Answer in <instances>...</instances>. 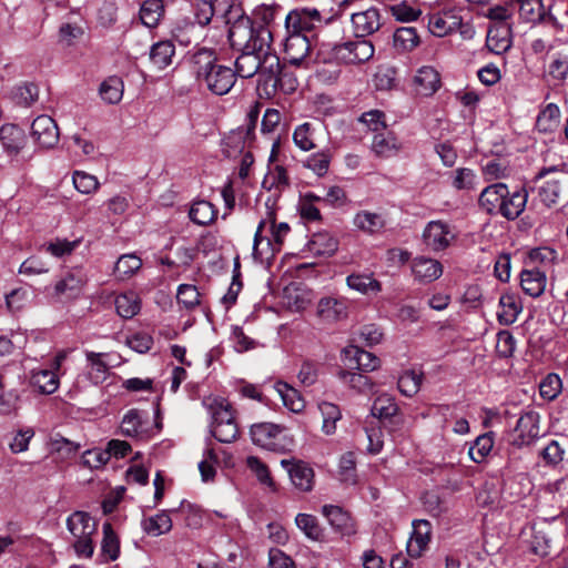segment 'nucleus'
<instances>
[{
	"instance_id": "obj_18",
	"label": "nucleus",
	"mask_w": 568,
	"mask_h": 568,
	"mask_svg": "<svg viewBox=\"0 0 568 568\" xmlns=\"http://www.w3.org/2000/svg\"><path fill=\"white\" fill-rule=\"evenodd\" d=\"M507 194V185L505 183H495L486 186L478 199L479 206L488 214H498L503 199Z\"/></svg>"
},
{
	"instance_id": "obj_46",
	"label": "nucleus",
	"mask_w": 568,
	"mask_h": 568,
	"mask_svg": "<svg viewBox=\"0 0 568 568\" xmlns=\"http://www.w3.org/2000/svg\"><path fill=\"white\" fill-rule=\"evenodd\" d=\"M318 409L323 417L322 430L326 435H333L336 432V423L342 417L338 406L329 402H322L318 404Z\"/></svg>"
},
{
	"instance_id": "obj_28",
	"label": "nucleus",
	"mask_w": 568,
	"mask_h": 568,
	"mask_svg": "<svg viewBox=\"0 0 568 568\" xmlns=\"http://www.w3.org/2000/svg\"><path fill=\"white\" fill-rule=\"evenodd\" d=\"M105 357H109V354L85 352V358L90 367L88 372L89 378L95 385L102 384L108 377L110 366Z\"/></svg>"
},
{
	"instance_id": "obj_23",
	"label": "nucleus",
	"mask_w": 568,
	"mask_h": 568,
	"mask_svg": "<svg viewBox=\"0 0 568 568\" xmlns=\"http://www.w3.org/2000/svg\"><path fill=\"white\" fill-rule=\"evenodd\" d=\"M67 527L74 539L92 537L97 531V524L84 511H74L67 519Z\"/></svg>"
},
{
	"instance_id": "obj_20",
	"label": "nucleus",
	"mask_w": 568,
	"mask_h": 568,
	"mask_svg": "<svg viewBox=\"0 0 568 568\" xmlns=\"http://www.w3.org/2000/svg\"><path fill=\"white\" fill-rule=\"evenodd\" d=\"M317 316L326 323L341 321L347 316L346 303L335 297H323L317 304Z\"/></svg>"
},
{
	"instance_id": "obj_61",
	"label": "nucleus",
	"mask_w": 568,
	"mask_h": 568,
	"mask_svg": "<svg viewBox=\"0 0 568 568\" xmlns=\"http://www.w3.org/2000/svg\"><path fill=\"white\" fill-rule=\"evenodd\" d=\"M561 379L557 374H548L539 385L540 396L545 399L552 400L561 392Z\"/></svg>"
},
{
	"instance_id": "obj_19",
	"label": "nucleus",
	"mask_w": 568,
	"mask_h": 568,
	"mask_svg": "<svg viewBox=\"0 0 568 568\" xmlns=\"http://www.w3.org/2000/svg\"><path fill=\"white\" fill-rule=\"evenodd\" d=\"M203 404L211 415L210 427L236 423L231 405L224 398H207Z\"/></svg>"
},
{
	"instance_id": "obj_37",
	"label": "nucleus",
	"mask_w": 568,
	"mask_h": 568,
	"mask_svg": "<svg viewBox=\"0 0 568 568\" xmlns=\"http://www.w3.org/2000/svg\"><path fill=\"white\" fill-rule=\"evenodd\" d=\"M275 389L281 396L283 404L293 413H301L305 407V402L297 389L287 383L277 382Z\"/></svg>"
},
{
	"instance_id": "obj_48",
	"label": "nucleus",
	"mask_w": 568,
	"mask_h": 568,
	"mask_svg": "<svg viewBox=\"0 0 568 568\" xmlns=\"http://www.w3.org/2000/svg\"><path fill=\"white\" fill-rule=\"evenodd\" d=\"M142 266V261L134 254H124L119 257L114 266V275L119 280L132 276Z\"/></svg>"
},
{
	"instance_id": "obj_4",
	"label": "nucleus",
	"mask_w": 568,
	"mask_h": 568,
	"mask_svg": "<svg viewBox=\"0 0 568 568\" xmlns=\"http://www.w3.org/2000/svg\"><path fill=\"white\" fill-rule=\"evenodd\" d=\"M423 239L425 244L433 251L446 250L456 239L454 227L442 221H430L424 229Z\"/></svg>"
},
{
	"instance_id": "obj_17",
	"label": "nucleus",
	"mask_w": 568,
	"mask_h": 568,
	"mask_svg": "<svg viewBox=\"0 0 568 568\" xmlns=\"http://www.w3.org/2000/svg\"><path fill=\"white\" fill-rule=\"evenodd\" d=\"M528 200V192L525 187L516 190L510 193L507 189V194L503 199V203L498 214L507 220L517 219L525 210Z\"/></svg>"
},
{
	"instance_id": "obj_54",
	"label": "nucleus",
	"mask_w": 568,
	"mask_h": 568,
	"mask_svg": "<svg viewBox=\"0 0 568 568\" xmlns=\"http://www.w3.org/2000/svg\"><path fill=\"white\" fill-rule=\"evenodd\" d=\"M172 529V520L168 513L162 511L144 521V530L152 536H160Z\"/></svg>"
},
{
	"instance_id": "obj_26",
	"label": "nucleus",
	"mask_w": 568,
	"mask_h": 568,
	"mask_svg": "<svg viewBox=\"0 0 568 568\" xmlns=\"http://www.w3.org/2000/svg\"><path fill=\"white\" fill-rule=\"evenodd\" d=\"M283 67L284 65H282L280 62V58L274 52L264 53V55L261 57V69L258 70V85L260 88H262L264 92L267 91V88H270V83H273V81L276 79Z\"/></svg>"
},
{
	"instance_id": "obj_60",
	"label": "nucleus",
	"mask_w": 568,
	"mask_h": 568,
	"mask_svg": "<svg viewBox=\"0 0 568 568\" xmlns=\"http://www.w3.org/2000/svg\"><path fill=\"white\" fill-rule=\"evenodd\" d=\"M348 352L351 353V351ZM352 352L359 371L372 372L379 367L381 361L374 354L361 349L356 346L352 347Z\"/></svg>"
},
{
	"instance_id": "obj_52",
	"label": "nucleus",
	"mask_w": 568,
	"mask_h": 568,
	"mask_svg": "<svg viewBox=\"0 0 568 568\" xmlns=\"http://www.w3.org/2000/svg\"><path fill=\"white\" fill-rule=\"evenodd\" d=\"M262 185L264 189L268 191L276 190L281 192L282 190L290 185V180L286 170L281 165H276L274 169L270 170L268 173L265 175Z\"/></svg>"
},
{
	"instance_id": "obj_6",
	"label": "nucleus",
	"mask_w": 568,
	"mask_h": 568,
	"mask_svg": "<svg viewBox=\"0 0 568 568\" xmlns=\"http://www.w3.org/2000/svg\"><path fill=\"white\" fill-rule=\"evenodd\" d=\"M30 134L33 141L42 149L54 148L60 138L55 121L47 114L39 115L32 121Z\"/></svg>"
},
{
	"instance_id": "obj_15",
	"label": "nucleus",
	"mask_w": 568,
	"mask_h": 568,
	"mask_svg": "<svg viewBox=\"0 0 568 568\" xmlns=\"http://www.w3.org/2000/svg\"><path fill=\"white\" fill-rule=\"evenodd\" d=\"M487 49L495 54H503L511 48V30L505 23L493 26L486 37Z\"/></svg>"
},
{
	"instance_id": "obj_13",
	"label": "nucleus",
	"mask_w": 568,
	"mask_h": 568,
	"mask_svg": "<svg viewBox=\"0 0 568 568\" xmlns=\"http://www.w3.org/2000/svg\"><path fill=\"white\" fill-rule=\"evenodd\" d=\"M412 273L416 281L432 283L442 276L443 266L437 260L418 256L412 262Z\"/></svg>"
},
{
	"instance_id": "obj_9",
	"label": "nucleus",
	"mask_w": 568,
	"mask_h": 568,
	"mask_svg": "<svg viewBox=\"0 0 568 568\" xmlns=\"http://www.w3.org/2000/svg\"><path fill=\"white\" fill-rule=\"evenodd\" d=\"M372 414L379 419L388 420L393 430L399 429L404 424L403 417L398 415V406L395 398L386 393L379 394L374 399Z\"/></svg>"
},
{
	"instance_id": "obj_21",
	"label": "nucleus",
	"mask_w": 568,
	"mask_h": 568,
	"mask_svg": "<svg viewBox=\"0 0 568 568\" xmlns=\"http://www.w3.org/2000/svg\"><path fill=\"white\" fill-rule=\"evenodd\" d=\"M0 142L10 155H17L26 144V134L16 124H3L0 128Z\"/></svg>"
},
{
	"instance_id": "obj_57",
	"label": "nucleus",
	"mask_w": 568,
	"mask_h": 568,
	"mask_svg": "<svg viewBox=\"0 0 568 568\" xmlns=\"http://www.w3.org/2000/svg\"><path fill=\"white\" fill-rule=\"evenodd\" d=\"M339 378L361 393H367L373 388L371 378L357 372L341 371Z\"/></svg>"
},
{
	"instance_id": "obj_62",
	"label": "nucleus",
	"mask_w": 568,
	"mask_h": 568,
	"mask_svg": "<svg viewBox=\"0 0 568 568\" xmlns=\"http://www.w3.org/2000/svg\"><path fill=\"white\" fill-rule=\"evenodd\" d=\"M142 416L138 409H130L121 423V432L125 436H138L141 433Z\"/></svg>"
},
{
	"instance_id": "obj_63",
	"label": "nucleus",
	"mask_w": 568,
	"mask_h": 568,
	"mask_svg": "<svg viewBox=\"0 0 568 568\" xmlns=\"http://www.w3.org/2000/svg\"><path fill=\"white\" fill-rule=\"evenodd\" d=\"M176 298L179 304L192 310L200 304V293L194 285L181 284L178 288Z\"/></svg>"
},
{
	"instance_id": "obj_29",
	"label": "nucleus",
	"mask_w": 568,
	"mask_h": 568,
	"mask_svg": "<svg viewBox=\"0 0 568 568\" xmlns=\"http://www.w3.org/2000/svg\"><path fill=\"white\" fill-rule=\"evenodd\" d=\"M400 149V144L390 131L375 133L372 142L373 152L381 158H390Z\"/></svg>"
},
{
	"instance_id": "obj_10",
	"label": "nucleus",
	"mask_w": 568,
	"mask_h": 568,
	"mask_svg": "<svg viewBox=\"0 0 568 568\" xmlns=\"http://www.w3.org/2000/svg\"><path fill=\"white\" fill-rule=\"evenodd\" d=\"M281 465L288 471L292 484L302 491L313 488L314 471L304 462L283 459Z\"/></svg>"
},
{
	"instance_id": "obj_41",
	"label": "nucleus",
	"mask_w": 568,
	"mask_h": 568,
	"mask_svg": "<svg viewBox=\"0 0 568 568\" xmlns=\"http://www.w3.org/2000/svg\"><path fill=\"white\" fill-rule=\"evenodd\" d=\"M559 119V108L554 103H549L539 112L536 120V128L542 133L552 132L558 128Z\"/></svg>"
},
{
	"instance_id": "obj_32",
	"label": "nucleus",
	"mask_w": 568,
	"mask_h": 568,
	"mask_svg": "<svg viewBox=\"0 0 568 568\" xmlns=\"http://www.w3.org/2000/svg\"><path fill=\"white\" fill-rule=\"evenodd\" d=\"M190 220L197 225H209L217 216V211L212 203L205 200L194 201L189 211Z\"/></svg>"
},
{
	"instance_id": "obj_45",
	"label": "nucleus",
	"mask_w": 568,
	"mask_h": 568,
	"mask_svg": "<svg viewBox=\"0 0 568 568\" xmlns=\"http://www.w3.org/2000/svg\"><path fill=\"white\" fill-rule=\"evenodd\" d=\"M394 47L400 51H412L419 43V37L413 27L398 28L393 36Z\"/></svg>"
},
{
	"instance_id": "obj_16",
	"label": "nucleus",
	"mask_w": 568,
	"mask_h": 568,
	"mask_svg": "<svg viewBox=\"0 0 568 568\" xmlns=\"http://www.w3.org/2000/svg\"><path fill=\"white\" fill-rule=\"evenodd\" d=\"M281 432L282 428L278 425L272 423H258L251 426L250 435L255 445L268 450H275V440Z\"/></svg>"
},
{
	"instance_id": "obj_1",
	"label": "nucleus",
	"mask_w": 568,
	"mask_h": 568,
	"mask_svg": "<svg viewBox=\"0 0 568 568\" xmlns=\"http://www.w3.org/2000/svg\"><path fill=\"white\" fill-rule=\"evenodd\" d=\"M229 40L232 47L248 50L260 57L270 53L272 33L264 27L254 28L251 19L245 17L239 19L229 30Z\"/></svg>"
},
{
	"instance_id": "obj_44",
	"label": "nucleus",
	"mask_w": 568,
	"mask_h": 568,
	"mask_svg": "<svg viewBox=\"0 0 568 568\" xmlns=\"http://www.w3.org/2000/svg\"><path fill=\"white\" fill-rule=\"evenodd\" d=\"M163 13V2H161L160 0H146L141 6L140 19L141 22L148 28H154L158 26Z\"/></svg>"
},
{
	"instance_id": "obj_2",
	"label": "nucleus",
	"mask_w": 568,
	"mask_h": 568,
	"mask_svg": "<svg viewBox=\"0 0 568 568\" xmlns=\"http://www.w3.org/2000/svg\"><path fill=\"white\" fill-rule=\"evenodd\" d=\"M565 164L546 166L537 174L538 179L554 174L538 191L540 201L548 207L557 204L561 193L568 187V173L562 170Z\"/></svg>"
},
{
	"instance_id": "obj_56",
	"label": "nucleus",
	"mask_w": 568,
	"mask_h": 568,
	"mask_svg": "<svg viewBox=\"0 0 568 568\" xmlns=\"http://www.w3.org/2000/svg\"><path fill=\"white\" fill-rule=\"evenodd\" d=\"M422 381L423 374L405 372L398 379V389L403 395L412 397L419 390Z\"/></svg>"
},
{
	"instance_id": "obj_34",
	"label": "nucleus",
	"mask_w": 568,
	"mask_h": 568,
	"mask_svg": "<svg viewBox=\"0 0 568 568\" xmlns=\"http://www.w3.org/2000/svg\"><path fill=\"white\" fill-rule=\"evenodd\" d=\"M518 7L519 16L527 22L541 21L546 13L549 12L546 9L544 0H513Z\"/></svg>"
},
{
	"instance_id": "obj_42",
	"label": "nucleus",
	"mask_w": 568,
	"mask_h": 568,
	"mask_svg": "<svg viewBox=\"0 0 568 568\" xmlns=\"http://www.w3.org/2000/svg\"><path fill=\"white\" fill-rule=\"evenodd\" d=\"M192 63L196 79L200 81L205 75V73L211 71L212 68L216 64V57L214 51L206 48H200L192 55Z\"/></svg>"
},
{
	"instance_id": "obj_47",
	"label": "nucleus",
	"mask_w": 568,
	"mask_h": 568,
	"mask_svg": "<svg viewBox=\"0 0 568 568\" xmlns=\"http://www.w3.org/2000/svg\"><path fill=\"white\" fill-rule=\"evenodd\" d=\"M99 92L105 102L115 104L122 99L123 82L118 77H110L101 83Z\"/></svg>"
},
{
	"instance_id": "obj_58",
	"label": "nucleus",
	"mask_w": 568,
	"mask_h": 568,
	"mask_svg": "<svg viewBox=\"0 0 568 568\" xmlns=\"http://www.w3.org/2000/svg\"><path fill=\"white\" fill-rule=\"evenodd\" d=\"M392 16L400 22L416 21L422 14V10L415 6L402 1L393 4L390 8Z\"/></svg>"
},
{
	"instance_id": "obj_40",
	"label": "nucleus",
	"mask_w": 568,
	"mask_h": 568,
	"mask_svg": "<svg viewBox=\"0 0 568 568\" xmlns=\"http://www.w3.org/2000/svg\"><path fill=\"white\" fill-rule=\"evenodd\" d=\"M114 303L118 314L123 318H132L141 308V300L134 292L120 294Z\"/></svg>"
},
{
	"instance_id": "obj_12",
	"label": "nucleus",
	"mask_w": 568,
	"mask_h": 568,
	"mask_svg": "<svg viewBox=\"0 0 568 568\" xmlns=\"http://www.w3.org/2000/svg\"><path fill=\"white\" fill-rule=\"evenodd\" d=\"M413 532L407 542V552L412 558H418L427 548L430 540V524L425 519L413 521Z\"/></svg>"
},
{
	"instance_id": "obj_22",
	"label": "nucleus",
	"mask_w": 568,
	"mask_h": 568,
	"mask_svg": "<svg viewBox=\"0 0 568 568\" xmlns=\"http://www.w3.org/2000/svg\"><path fill=\"white\" fill-rule=\"evenodd\" d=\"M414 85L417 94L432 95L440 85L439 73L433 67H422L414 77Z\"/></svg>"
},
{
	"instance_id": "obj_33",
	"label": "nucleus",
	"mask_w": 568,
	"mask_h": 568,
	"mask_svg": "<svg viewBox=\"0 0 568 568\" xmlns=\"http://www.w3.org/2000/svg\"><path fill=\"white\" fill-rule=\"evenodd\" d=\"M175 48L171 41H160L151 47L150 61L158 70H163L172 63Z\"/></svg>"
},
{
	"instance_id": "obj_39",
	"label": "nucleus",
	"mask_w": 568,
	"mask_h": 568,
	"mask_svg": "<svg viewBox=\"0 0 568 568\" xmlns=\"http://www.w3.org/2000/svg\"><path fill=\"white\" fill-rule=\"evenodd\" d=\"M30 382L41 394H53L59 387L58 376L51 369L33 371Z\"/></svg>"
},
{
	"instance_id": "obj_30",
	"label": "nucleus",
	"mask_w": 568,
	"mask_h": 568,
	"mask_svg": "<svg viewBox=\"0 0 568 568\" xmlns=\"http://www.w3.org/2000/svg\"><path fill=\"white\" fill-rule=\"evenodd\" d=\"M242 53L235 61V77L239 75L248 79L258 73L261 69V57L250 52L248 50L241 49Z\"/></svg>"
},
{
	"instance_id": "obj_5",
	"label": "nucleus",
	"mask_w": 568,
	"mask_h": 568,
	"mask_svg": "<svg viewBox=\"0 0 568 568\" xmlns=\"http://www.w3.org/2000/svg\"><path fill=\"white\" fill-rule=\"evenodd\" d=\"M311 41L305 33L287 32L284 43L285 60L296 67L310 64Z\"/></svg>"
},
{
	"instance_id": "obj_50",
	"label": "nucleus",
	"mask_w": 568,
	"mask_h": 568,
	"mask_svg": "<svg viewBox=\"0 0 568 568\" xmlns=\"http://www.w3.org/2000/svg\"><path fill=\"white\" fill-rule=\"evenodd\" d=\"M457 22L454 21V17L448 14L435 13L428 19V29L436 37H445L450 33Z\"/></svg>"
},
{
	"instance_id": "obj_27",
	"label": "nucleus",
	"mask_w": 568,
	"mask_h": 568,
	"mask_svg": "<svg viewBox=\"0 0 568 568\" xmlns=\"http://www.w3.org/2000/svg\"><path fill=\"white\" fill-rule=\"evenodd\" d=\"M338 247L337 240L327 232L313 234L306 244V250L316 256H331Z\"/></svg>"
},
{
	"instance_id": "obj_7",
	"label": "nucleus",
	"mask_w": 568,
	"mask_h": 568,
	"mask_svg": "<svg viewBox=\"0 0 568 568\" xmlns=\"http://www.w3.org/2000/svg\"><path fill=\"white\" fill-rule=\"evenodd\" d=\"M235 81L233 69L216 63L199 82L204 84L212 93L223 95L230 92Z\"/></svg>"
},
{
	"instance_id": "obj_11",
	"label": "nucleus",
	"mask_w": 568,
	"mask_h": 568,
	"mask_svg": "<svg viewBox=\"0 0 568 568\" xmlns=\"http://www.w3.org/2000/svg\"><path fill=\"white\" fill-rule=\"evenodd\" d=\"M515 444L518 446L529 445L539 436V415L530 410L523 414L517 420Z\"/></svg>"
},
{
	"instance_id": "obj_14",
	"label": "nucleus",
	"mask_w": 568,
	"mask_h": 568,
	"mask_svg": "<svg viewBox=\"0 0 568 568\" xmlns=\"http://www.w3.org/2000/svg\"><path fill=\"white\" fill-rule=\"evenodd\" d=\"M331 526L343 536H352L356 532V526L348 513L338 506L325 505L322 510Z\"/></svg>"
},
{
	"instance_id": "obj_3",
	"label": "nucleus",
	"mask_w": 568,
	"mask_h": 568,
	"mask_svg": "<svg viewBox=\"0 0 568 568\" xmlns=\"http://www.w3.org/2000/svg\"><path fill=\"white\" fill-rule=\"evenodd\" d=\"M374 51L369 40L356 37L354 40L335 44L332 48V55L337 62L357 64L368 61L374 55Z\"/></svg>"
},
{
	"instance_id": "obj_55",
	"label": "nucleus",
	"mask_w": 568,
	"mask_h": 568,
	"mask_svg": "<svg viewBox=\"0 0 568 568\" xmlns=\"http://www.w3.org/2000/svg\"><path fill=\"white\" fill-rule=\"evenodd\" d=\"M499 306L503 308L498 313L499 321L504 324H513L520 312L516 297L513 294H504L499 298Z\"/></svg>"
},
{
	"instance_id": "obj_36",
	"label": "nucleus",
	"mask_w": 568,
	"mask_h": 568,
	"mask_svg": "<svg viewBox=\"0 0 568 568\" xmlns=\"http://www.w3.org/2000/svg\"><path fill=\"white\" fill-rule=\"evenodd\" d=\"M354 225L365 233L374 234L384 229L385 219L378 213L361 211L354 216Z\"/></svg>"
},
{
	"instance_id": "obj_59",
	"label": "nucleus",
	"mask_w": 568,
	"mask_h": 568,
	"mask_svg": "<svg viewBox=\"0 0 568 568\" xmlns=\"http://www.w3.org/2000/svg\"><path fill=\"white\" fill-rule=\"evenodd\" d=\"M293 140L295 145L303 151H310L316 146L314 130L310 123L298 125L293 133Z\"/></svg>"
},
{
	"instance_id": "obj_43",
	"label": "nucleus",
	"mask_w": 568,
	"mask_h": 568,
	"mask_svg": "<svg viewBox=\"0 0 568 568\" xmlns=\"http://www.w3.org/2000/svg\"><path fill=\"white\" fill-rule=\"evenodd\" d=\"M297 87L298 81L295 74L284 65L273 83H270V88H267L265 93L271 97L275 94L277 90H281L285 94H291L295 92Z\"/></svg>"
},
{
	"instance_id": "obj_35",
	"label": "nucleus",
	"mask_w": 568,
	"mask_h": 568,
	"mask_svg": "<svg viewBox=\"0 0 568 568\" xmlns=\"http://www.w3.org/2000/svg\"><path fill=\"white\" fill-rule=\"evenodd\" d=\"M103 538L101 541V556L104 561H114L120 555V540L110 523H104L102 527Z\"/></svg>"
},
{
	"instance_id": "obj_51",
	"label": "nucleus",
	"mask_w": 568,
	"mask_h": 568,
	"mask_svg": "<svg viewBox=\"0 0 568 568\" xmlns=\"http://www.w3.org/2000/svg\"><path fill=\"white\" fill-rule=\"evenodd\" d=\"M295 523L307 538L316 541L322 539L323 530L315 516L310 514H298L295 518Z\"/></svg>"
},
{
	"instance_id": "obj_53",
	"label": "nucleus",
	"mask_w": 568,
	"mask_h": 568,
	"mask_svg": "<svg viewBox=\"0 0 568 568\" xmlns=\"http://www.w3.org/2000/svg\"><path fill=\"white\" fill-rule=\"evenodd\" d=\"M246 465L252 473L256 476L258 481L270 488L272 491L276 490V485L270 474L267 466L257 457L248 456L246 458Z\"/></svg>"
},
{
	"instance_id": "obj_38",
	"label": "nucleus",
	"mask_w": 568,
	"mask_h": 568,
	"mask_svg": "<svg viewBox=\"0 0 568 568\" xmlns=\"http://www.w3.org/2000/svg\"><path fill=\"white\" fill-rule=\"evenodd\" d=\"M346 283L349 288L362 294L378 293L382 290L381 283L373 277V274L353 273L347 276Z\"/></svg>"
},
{
	"instance_id": "obj_31",
	"label": "nucleus",
	"mask_w": 568,
	"mask_h": 568,
	"mask_svg": "<svg viewBox=\"0 0 568 568\" xmlns=\"http://www.w3.org/2000/svg\"><path fill=\"white\" fill-rule=\"evenodd\" d=\"M87 278L80 270L69 272L55 284V293L72 297L79 294Z\"/></svg>"
},
{
	"instance_id": "obj_25",
	"label": "nucleus",
	"mask_w": 568,
	"mask_h": 568,
	"mask_svg": "<svg viewBox=\"0 0 568 568\" xmlns=\"http://www.w3.org/2000/svg\"><path fill=\"white\" fill-rule=\"evenodd\" d=\"M547 276L539 268L523 270L520 273V286L531 297H539L545 292Z\"/></svg>"
},
{
	"instance_id": "obj_49",
	"label": "nucleus",
	"mask_w": 568,
	"mask_h": 568,
	"mask_svg": "<svg viewBox=\"0 0 568 568\" xmlns=\"http://www.w3.org/2000/svg\"><path fill=\"white\" fill-rule=\"evenodd\" d=\"M494 446L493 433L480 435L469 447L468 455L475 463H481Z\"/></svg>"
},
{
	"instance_id": "obj_8",
	"label": "nucleus",
	"mask_w": 568,
	"mask_h": 568,
	"mask_svg": "<svg viewBox=\"0 0 568 568\" xmlns=\"http://www.w3.org/2000/svg\"><path fill=\"white\" fill-rule=\"evenodd\" d=\"M322 23L321 13L316 9H303L291 11L285 19L287 32L305 33L312 31Z\"/></svg>"
},
{
	"instance_id": "obj_24",
	"label": "nucleus",
	"mask_w": 568,
	"mask_h": 568,
	"mask_svg": "<svg viewBox=\"0 0 568 568\" xmlns=\"http://www.w3.org/2000/svg\"><path fill=\"white\" fill-rule=\"evenodd\" d=\"M352 22L356 37L364 38L374 33L381 27L379 13L377 9L371 8L366 11L352 14Z\"/></svg>"
},
{
	"instance_id": "obj_64",
	"label": "nucleus",
	"mask_w": 568,
	"mask_h": 568,
	"mask_svg": "<svg viewBox=\"0 0 568 568\" xmlns=\"http://www.w3.org/2000/svg\"><path fill=\"white\" fill-rule=\"evenodd\" d=\"M72 180L74 187L83 194L93 193L99 187L98 179L82 171H75Z\"/></svg>"
}]
</instances>
